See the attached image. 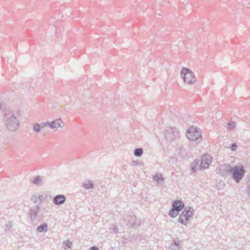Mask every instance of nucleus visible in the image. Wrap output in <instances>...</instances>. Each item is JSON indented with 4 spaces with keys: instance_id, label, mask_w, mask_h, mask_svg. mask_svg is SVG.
I'll return each instance as SVG.
<instances>
[{
    "instance_id": "f03ea898",
    "label": "nucleus",
    "mask_w": 250,
    "mask_h": 250,
    "mask_svg": "<svg viewBox=\"0 0 250 250\" xmlns=\"http://www.w3.org/2000/svg\"><path fill=\"white\" fill-rule=\"evenodd\" d=\"M180 75L184 82L188 84H194L196 82L193 72L189 68L182 67Z\"/></svg>"
},
{
    "instance_id": "cd10ccee",
    "label": "nucleus",
    "mask_w": 250,
    "mask_h": 250,
    "mask_svg": "<svg viewBox=\"0 0 250 250\" xmlns=\"http://www.w3.org/2000/svg\"><path fill=\"white\" fill-rule=\"evenodd\" d=\"M90 250H99L98 248L96 246H92Z\"/></svg>"
},
{
    "instance_id": "bb28decb",
    "label": "nucleus",
    "mask_w": 250,
    "mask_h": 250,
    "mask_svg": "<svg viewBox=\"0 0 250 250\" xmlns=\"http://www.w3.org/2000/svg\"><path fill=\"white\" fill-rule=\"evenodd\" d=\"M237 147V145L235 143H233L231 144L230 146V148L232 151H234L236 149Z\"/></svg>"
},
{
    "instance_id": "423d86ee",
    "label": "nucleus",
    "mask_w": 250,
    "mask_h": 250,
    "mask_svg": "<svg viewBox=\"0 0 250 250\" xmlns=\"http://www.w3.org/2000/svg\"><path fill=\"white\" fill-rule=\"evenodd\" d=\"M180 135L179 132L176 127H169L166 131L165 138L169 141H173L178 138Z\"/></svg>"
},
{
    "instance_id": "1a4fd4ad",
    "label": "nucleus",
    "mask_w": 250,
    "mask_h": 250,
    "mask_svg": "<svg viewBox=\"0 0 250 250\" xmlns=\"http://www.w3.org/2000/svg\"><path fill=\"white\" fill-rule=\"evenodd\" d=\"M66 200V198L62 194H59L55 196L53 199V203L57 206L63 204Z\"/></svg>"
},
{
    "instance_id": "9d476101",
    "label": "nucleus",
    "mask_w": 250,
    "mask_h": 250,
    "mask_svg": "<svg viewBox=\"0 0 250 250\" xmlns=\"http://www.w3.org/2000/svg\"><path fill=\"white\" fill-rule=\"evenodd\" d=\"M232 169V167L230 165H225L220 167L219 171L222 176H226L228 174L231 173Z\"/></svg>"
},
{
    "instance_id": "393cba45",
    "label": "nucleus",
    "mask_w": 250,
    "mask_h": 250,
    "mask_svg": "<svg viewBox=\"0 0 250 250\" xmlns=\"http://www.w3.org/2000/svg\"><path fill=\"white\" fill-rule=\"evenodd\" d=\"M38 196L40 197V203L42 202H45L46 200V196H44L43 195H38Z\"/></svg>"
},
{
    "instance_id": "a878e982",
    "label": "nucleus",
    "mask_w": 250,
    "mask_h": 250,
    "mask_svg": "<svg viewBox=\"0 0 250 250\" xmlns=\"http://www.w3.org/2000/svg\"><path fill=\"white\" fill-rule=\"evenodd\" d=\"M40 127L41 129L43 128L45 126H49V122H42L41 124H40Z\"/></svg>"
},
{
    "instance_id": "dca6fc26",
    "label": "nucleus",
    "mask_w": 250,
    "mask_h": 250,
    "mask_svg": "<svg viewBox=\"0 0 250 250\" xmlns=\"http://www.w3.org/2000/svg\"><path fill=\"white\" fill-rule=\"evenodd\" d=\"M47 228L48 226L47 224L43 223L42 224L40 225V226L37 228V230L38 232H42L43 231L46 232L47 231Z\"/></svg>"
},
{
    "instance_id": "c756f323",
    "label": "nucleus",
    "mask_w": 250,
    "mask_h": 250,
    "mask_svg": "<svg viewBox=\"0 0 250 250\" xmlns=\"http://www.w3.org/2000/svg\"><path fill=\"white\" fill-rule=\"evenodd\" d=\"M7 227H9V228L12 227L11 225H7Z\"/></svg>"
},
{
    "instance_id": "9b49d317",
    "label": "nucleus",
    "mask_w": 250,
    "mask_h": 250,
    "mask_svg": "<svg viewBox=\"0 0 250 250\" xmlns=\"http://www.w3.org/2000/svg\"><path fill=\"white\" fill-rule=\"evenodd\" d=\"M40 210V207L38 205L36 206L35 207L30 209L29 215L32 221H35L38 213Z\"/></svg>"
},
{
    "instance_id": "ddd939ff",
    "label": "nucleus",
    "mask_w": 250,
    "mask_h": 250,
    "mask_svg": "<svg viewBox=\"0 0 250 250\" xmlns=\"http://www.w3.org/2000/svg\"><path fill=\"white\" fill-rule=\"evenodd\" d=\"M180 243L181 241L179 240H174L173 241V242L171 243L169 246V248L171 250H180L181 248Z\"/></svg>"
},
{
    "instance_id": "2f4dec72",
    "label": "nucleus",
    "mask_w": 250,
    "mask_h": 250,
    "mask_svg": "<svg viewBox=\"0 0 250 250\" xmlns=\"http://www.w3.org/2000/svg\"><path fill=\"white\" fill-rule=\"evenodd\" d=\"M7 227H9V228L12 227L11 225H7Z\"/></svg>"
},
{
    "instance_id": "39448f33",
    "label": "nucleus",
    "mask_w": 250,
    "mask_h": 250,
    "mask_svg": "<svg viewBox=\"0 0 250 250\" xmlns=\"http://www.w3.org/2000/svg\"><path fill=\"white\" fill-rule=\"evenodd\" d=\"M245 173V169L242 165L238 166L237 165L232 167L231 171L232 179L235 182L238 183L243 178Z\"/></svg>"
},
{
    "instance_id": "2eb2a0df",
    "label": "nucleus",
    "mask_w": 250,
    "mask_h": 250,
    "mask_svg": "<svg viewBox=\"0 0 250 250\" xmlns=\"http://www.w3.org/2000/svg\"><path fill=\"white\" fill-rule=\"evenodd\" d=\"M82 187L86 189H92L94 188V184L91 181L87 180L82 184Z\"/></svg>"
},
{
    "instance_id": "5701e85b",
    "label": "nucleus",
    "mask_w": 250,
    "mask_h": 250,
    "mask_svg": "<svg viewBox=\"0 0 250 250\" xmlns=\"http://www.w3.org/2000/svg\"><path fill=\"white\" fill-rule=\"evenodd\" d=\"M30 200L31 201H32L34 203H37L38 202H40L39 201V200H40V197L38 196V194H34V195H33L31 198H30Z\"/></svg>"
},
{
    "instance_id": "6e6552de",
    "label": "nucleus",
    "mask_w": 250,
    "mask_h": 250,
    "mask_svg": "<svg viewBox=\"0 0 250 250\" xmlns=\"http://www.w3.org/2000/svg\"><path fill=\"white\" fill-rule=\"evenodd\" d=\"M172 208L177 212H180L185 208V204L181 200H175L172 203Z\"/></svg>"
},
{
    "instance_id": "b1692460",
    "label": "nucleus",
    "mask_w": 250,
    "mask_h": 250,
    "mask_svg": "<svg viewBox=\"0 0 250 250\" xmlns=\"http://www.w3.org/2000/svg\"><path fill=\"white\" fill-rule=\"evenodd\" d=\"M235 123L234 122H231V123H229L228 125V129L229 130H232L233 129V128L235 127Z\"/></svg>"
},
{
    "instance_id": "72a5a7b5",
    "label": "nucleus",
    "mask_w": 250,
    "mask_h": 250,
    "mask_svg": "<svg viewBox=\"0 0 250 250\" xmlns=\"http://www.w3.org/2000/svg\"><path fill=\"white\" fill-rule=\"evenodd\" d=\"M115 232H117V231H116V229H115Z\"/></svg>"
},
{
    "instance_id": "7ed1b4c3",
    "label": "nucleus",
    "mask_w": 250,
    "mask_h": 250,
    "mask_svg": "<svg viewBox=\"0 0 250 250\" xmlns=\"http://www.w3.org/2000/svg\"><path fill=\"white\" fill-rule=\"evenodd\" d=\"M194 209L192 207H187L178 218V222L183 225H187L188 221H189L193 216Z\"/></svg>"
},
{
    "instance_id": "f3484780",
    "label": "nucleus",
    "mask_w": 250,
    "mask_h": 250,
    "mask_svg": "<svg viewBox=\"0 0 250 250\" xmlns=\"http://www.w3.org/2000/svg\"><path fill=\"white\" fill-rule=\"evenodd\" d=\"M33 184L38 185V186H41L42 185V178L41 176H36L33 182Z\"/></svg>"
},
{
    "instance_id": "f8f14e48",
    "label": "nucleus",
    "mask_w": 250,
    "mask_h": 250,
    "mask_svg": "<svg viewBox=\"0 0 250 250\" xmlns=\"http://www.w3.org/2000/svg\"><path fill=\"white\" fill-rule=\"evenodd\" d=\"M62 123L63 122L61 119H57L51 122H49V127L52 129L59 127H62Z\"/></svg>"
},
{
    "instance_id": "f257e3e1",
    "label": "nucleus",
    "mask_w": 250,
    "mask_h": 250,
    "mask_svg": "<svg viewBox=\"0 0 250 250\" xmlns=\"http://www.w3.org/2000/svg\"><path fill=\"white\" fill-rule=\"evenodd\" d=\"M21 111L18 109H6L2 115L4 128L11 132H16L20 125Z\"/></svg>"
},
{
    "instance_id": "0eeeda50",
    "label": "nucleus",
    "mask_w": 250,
    "mask_h": 250,
    "mask_svg": "<svg viewBox=\"0 0 250 250\" xmlns=\"http://www.w3.org/2000/svg\"><path fill=\"white\" fill-rule=\"evenodd\" d=\"M212 157L208 154H204L202 156L201 161L200 165L201 169L208 168L211 163Z\"/></svg>"
},
{
    "instance_id": "6ab92c4d",
    "label": "nucleus",
    "mask_w": 250,
    "mask_h": 250,
    "mask_svg": "<svg viewBox=\"0 0 250 250\" xmlns=\"http://www.w3.org/2000/svg\"><path fill=\"white\" fill-rule=\"evenodd\" d=\"M143 153V149L142 148H136L134 151V154L135 156L140 157Z\"/></svg>"
},
{
    "instance_id": "4be33fe9",
    "label": "nucleus",
    "mask_w": 250,
    "mask_h": 250,
    "mask_svg": "<svg viewBox=\"0 0 250 250\" xmlns=\"http://www.w3.org/2000/svg\"><path fill=\"white\" fill-rule=\"evenodd\" d=\"M40 124H36L34 125L33 126V131L39 133L41 130Z\"/></svg>"
},
{
    "instance_id": "4468645a",
    "label": "nucleus",
    "mask_w": 250,
    "mask_h": 250,
    "mask_svg": "<svg viewBox=\"0 0 250 250\" xmlns=\"http://www.w3.org/2000/svg\"><path fill=\"white\" fill-rule=\"evenodd\" d=\"M153 179L156 181L158 184L162 185L164 182V178L161 173H157L153 176Z\"/></svg>"
},
{
    "instance_id": "aec40b11",
    "label": "nucleus",
    "mask_w": 250,
    "mask_h": 250,
    "mask_svg": "<svg viewBox=\"0 0 250 250\" xmlns=\"http://www.w3.org/2000/svg\"><path fill=\"white\" fill-rule=\"evenodd\" d=\"M179 212H177L173 208H171L169 212V215L171 218L175 217L177 215L179 214Z\"/></svg>"
},
{
    "instance_id": "c85d7f7f",
    "label": "nucleus",
    "mask_w": 250,
    "mask_h": 250,
    "mask_svg": "<svg viewBox=\"0 0 250 250\" xmlns=\"http://www.w3.org/2000/svg\"><path fill=\"white\" fill-rule=\"evenodd\" d=\"M247 192L250 195V185H249L247 187Z\"/></svg>"
},
{
    "instance_id": "a211bd4d",
    "label": "nucleus",
    "mask_w": 250,
    "mask_h": 250,
    "mask_svg": "<svg viewBox=\"0 0 250 250\" xmlns=\"http://www.w3.org/2000/svg\"><path fill=\"white\" fill-rule=\"evenodd\" d=\"M198 161H194L191 164V171L192 173H195L197 171L198 169Z\"/></svg>"
},
{
    "instance_id": "20e7f679",
    "label": "nucleus",
    "mask_w": 250,
    "mask_h": 250,
    "mask_svg": "<svg viewBox=\"0 0 250 250\" xmlns=\"http://www.w3.org/2000/svg\"><path fill=\"white\" fill-rule=\"evenodd\" d=\"M187 137L189 140L199 143L202 137L200 129L193 126L190 127L187 130Z\"/></svg>"
},
{
    "instance_id": "7c9ffc66",
    "label": "nucleus",
    "mask_w": 250,
    "mask_h": 250,
    "mask_svg": "<svg viewBox=\"0 0 250 250\" xmlns=\"http://www.w3.org/2000/svg\"><path fill=\"white\" fill-rule=\"evenodd\" d=\"M7 227H9V228L12 227L11 225H7Z\"/></svg>"
},
{
    "instance_id": "473e14b6",
    "label": "nucleus",
    "mask_w": 250,
    "mask_h": 250,
    "mask_svg": "<svg viewBox=\"0 0 250 250\" xmlns=\"http://www.w3.org/2000/svg\"><path fill=\"white\" fill-rule=\"evenodd\" d=\"M1 104L0 103V109H1Z\"/></svg>"
},
{
    "instance_id": "412c9836",
    "label": "nucleus",
    "mask_w": 250,
    "mask_h": 250,
    "mask_svg": "<svg viewBox=\"0 0 250 250\" xmlns=\"http://www.w3.org/2000/svg\"><path fill=\"white\" fill-rule=\"evenodd\" d=\"M63 249L65 250H67V249L70 248V247L72 245V243L70 241H69V240H66V241H63Z\"/></svg>"
}]
</instances>
